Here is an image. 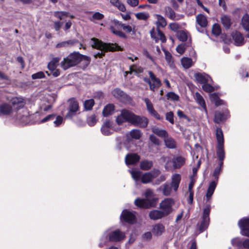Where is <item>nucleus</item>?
I'll list each match as a JSON object with an SVG mask.
<instances>
[{"instance_id":"28","label":"nucleus","mask_w":249,"mask_h":249,"mask_svg":"<svg viewBox=\"0 0 249 249\" xmlns=\"http://www.w3.org/2000/svg\"><path fill=\"white\" fill-rule=\"evenodd\" d=\"M195 100L197 104H198L203 109L205 113L208 114L206 105L203 97L198 93H195Z\"/></svg>"},{"instance_id":"50","label":"nucleus","mask_w":249,"mask_h":249,"mask_svg":"<svg viewBox=\"0 0 249 249\" xmlns=\"http://www.w3.org/2000/svg\"><path fill=\"white\" fill-rule=\"evenodd\" d=\"M94 105V101L93 99H89L86 100L84 102V107L86 110H90L92 109Z\"/></svg>"},{"instance_id":"44","label":"nucleus","mask_w":249,"mask_h":249,"mask_svg":"<svg viewBox=\"0 0 249 249\" xmlns=\"http://www.w3.org/2000/svg\"><path fill=\"white\" fill-rule=\"evenodd\" d=\"M153 166V162L147 160L142 161L140 163V167L143 170H148Z\"/></svg>"},{"instance_id":"62","label":"nucleus","mask_w":249,"mask_h":249,"mask_svg":"<svg viewBox=\"0 0 249 249\" xmlns=\"http://www.w3.org/2000/svg\"><path fill=\"white\" fill-rule=\"evenodd\" d=\"M152 231L146 232L142 235V239L144 241H149L152 238Z\"/></svg>"},{"instance_id":"30","label":"nucleus","mask_w":249,"mask_h":249,"mask_svg":"<svg viewBox=\"0 0 249 249\" xmlns=\"http://www.w3.org/2000/svg\"><path fill=\"white\" fill-rule=\"evenodd\" d=\"M164 53L165 60L167 62L168 65L171 69H175L176 68V66L171 54L166 51H164Z\"/></svg>"},{"instance_id":"36","label":"nucleus","mask_w":249,"mask_h":249,"mask_svg":"<svg viewBox=\"0 0 249 249\" xmlns=\"http://www.w3.org/2000/svg\"><path fill=\"white\" fill-rule=\"evenodd\" d=\"M196 22L201 27H205L207 25V19L206 17L202 14H199L196 16Z\"/></svg>"},{"instance_id":"3","label":"nucleus","mask_w":249,"mask_h":249,"mask_svg":"<svg viewBox=\"0 0 249 249\" xmlns=\"http://www.w3.org/2000/svg\"><path fill=\"white\" fill-rule=\"evenodd\" d=\"M91 46L100 51V52L95 53L94 56L95 58L102 57L105 55V53L108 51H115L121 50V47L116 44H106L104 43L98 39L93 38L90 40Z\"/></svg>"},{"instance_id":"31","label":"nucleus","mask_w":249,"mask_h":249,"mask_svg":"<svg viewBox=\"0 0 249 249\" xmlns=\"http://www.w3.org/2000/svg\"><path fill=\"white\" fill-rule=\"evenodd\" d=\"M152 130L154 134L164 139L168 135L167 132L165 130L160 129L157 127H153Z\"/></svg>"},{"instance_id":"43","label":"nucleus","mask_w":249,"mask_h":249,"mask_svg":"<svg viewBox=\"0 0 249 249\" xmlns=\"http://www.w3.org/2000/svg\"><path fill=\"white\" fill-rule=\"evenodd\" d=\"M189 36L190 35L185 31H180L177 34V37L178 39L183 42L186 41Z\"/></svg>"},{"instance_id":"20","label":"nucleus","mask_w":249,"mask_h":249,"mask_svg":"<svg viewBox=\"0 0 249 249\" xmlns=\"http://www.w3.org/2000/svg\"><path fill=\"white\" fill-rule=\"evenodd\" d=\"M140 160V157L137 154L131 153L125 156V162L127 165H133L137 163Z\"/></svg>"},{"instance_id":"19","label":"nucleus","mask_w":249,"mask_h":249,"mask_svg":"<svg viewBox=\"0 0 249 249\" xmlns=\"http://www.w3.org/2000/svg\"><path fill=\"white\" fill-rule=\"evenodd\" d=\"M165 231V227L162 224L158 223L152 226V232L154 236H161Z\"/></svg>"},{"instance_id":"40","label":"nucleus","mask_w":249,"mask_h":249,"mask_svg":"<svg viewBox=\"0 0 249 249\" xmlns=\"http://www.w3.org/2000/svg\"><path fill=\"white\" fill-rule=\"evenodd\" d=\"M156 17L157 19L156 24L158 27H164L167 25V22L165 19L161 16L160 15H156Z\"/></svg>"},{"instance_id":"5","label":"nucleus","mask_w":249,"mask_h":249,"mask_svg":"<svg viewBox=\"0 0 249 249\" xmlns=\"http://www.w3.org/2000/svg\"><path fill=\"white\" fill-rule=\"evenodd\" d=\"M83 59L87 61V64L89 63V60L88 57L82 55L78 53H71L64 59L61 63V65L62 68L65 70L75 66Z\"/></svg>"},{"instance_id":"58","label":"nucleus","mask_w":249,"mask_h":249,"mask_svg":"<svg viewBox=\"0 0 249 249\" xmlns=\"http://www.w3.org/2000/svg\"><path fill=\"white\" fill-rule=\"evenodd\" d=\"M110 30L114 34L121 37H125V35L123 32L121 31L116 30L114 26H111Z\"/></svg>"},{"instance_id":"47","label":"nucleus","mask_w":249,"mask_h":249,"mask_svg":"<svg viewBox=\"0 0 249 249\" xmlns=\"http://www.w3.org/2000/svg\"><path fill=\"white\" fill-rule=\"evenodd\" d=\"M193 162L194 163H195L196 162V166L194 167L193 168V176L194 177V176H196V174L197 171L200 166L201 162V160L200 159L198 160L197 156H196V157L193 156Z\"/></svg>"},{"instance_id":"12","label":"nucleus","mask_w":249,"mask_h":249,"mask_svg":"<svg viewBox=\"0 0 249 249\" xmlns=\"http://www.w3.org/2000/svg\"><path fill=\"white\" fill-rule=\"evenodd\" d=\"M148 74L150 79L144 78V80L149 85L150 90L154 91L156 89H158L161 86V82L159 78L156 77L152 71H149Z\"/></svg>"},{"instance_id":"64","label":"nucleus","mask_w":249,"mask_h":249,"mask_svg":"<svg viewBox=\"0 0 249 249\" xmlns=\"http://www.w3.org/2000/svg\"><path fill=\"white\" fill-rule=\"evenodd\" d=\"M63 122V118L62 116H58L56 117L55 120L53 122V124L55 126H58Z\"/></svg>"},{"instance_id":"17","label":"nucleus","mask_w":249,"mask_h":249,"mask_svg":"<svg viewBox=\"0 0 249 249\" xmlns=\"http://www.w3.org/2000/svg\"><path fill=\"white\" fill-rule=\"evenodd\" d=\"M194 77L196 81L200 84H205L212 81L211 77L205 73H196Z\"/></svg>"},{"instance_id":"32","label":"nucleus","mask_w":249,"mask_h":249,"mask_svg":"<svg viewBox=\"0 0 249 249\" xmlns=\"http://www.w3.org/2000/svg\"><path fill=\"white\" fill-rule=\"evenodd\" d=\"M210 98L211 101L214 103L216 106H219L225 104L224 101L220 99L216 93H214L210 94Z\"/></svg>"},{"instance_id":"46","label":"nucleus","mask_w":249,"mask_h":249,"mask_svg":"<svg viewBox=\"0 0 249 249\" xmlns=\"http://www.w3.org/2000/svg\"><path fill=\"white\" fill-rule=\"evenodd\" d=\"M241 24L245 30L249 29V15L245 14L242 17Z\"/></svg>"},{"instance_id":"23","label":"nucleus","mask_w":249,"mask_h":249,"mask_svg":"<svg viewBox=\"0 0 249 249\" xmlns=\"http://www.w3.org/2000/svg\"><path fill=\"white\" fill-rule=\"evenodd\" d=\"M228 117V111L226 109L224 112L221 113L220 112L216 111L215 113L214 117V122L216 124H219L223 121L225 120Z\"/></svg>"},{"instance_id":"9","label":"nucleus","mask_w":249,"mask_h":249,"mask_svg":"<svg viewBox=\"0 0 249 249\" xmlns=\"http://www.w3.org/2000/svg\"><path fill=\"white\" fill-rule=\"evenodd\" d=\"M164 161H166L165 164V168L167 171H172L174 169H178L182 167L185 163L186 159L181 156L174 157L171 164V161L167 157H163Z\"/></svg>"},{"instance_id":"15","label":"nucleus","mask_w":249,"mask_h":249,"mask_svg":"<svg viewBox=\"0 0 249 249\" xmlns=\"http://www.w3.org/2000/svg\"><path fill=\"white\" fill-rule=\"evenodd\" d=\"M120 218L121 220H123L129 224H133L136 221V216L134 213L126 210L122 212Z\"/></svg>"},{"instance_id":"59","label":"nucleus","mask_w":249,"mask_h":249,"mask_svg":"<svg viewBox=\"0 0 249 249\" xmlns=\"http://www.w3.org/2000/svg\"><path fill=\"white\" fill-rule=\"evenodd\" d=\"M165 119L167 121L170 122L171 124H174V120L173 112L172 111L167 112L165 114Z\"/></svg>"},{"instance_id":"45","label":"nucleus","mask_w":249,"mask_h":249,"mask_svg":"<svg viewBox=\"0 0 249 249\" xmlns=\"http://www.w3.org/2000/svg\"><path fill=\"white\" fill-rule=\"evenodd\" d=\"M60 59L58 57L53 58L48 64V68L50 71H54L56 68Z\"/></svg>"},{"instance_id":"41","label":"nucleus","mask_w":249,"mask_h":249,"mask_svg":"<svg viewBox=\"0 0 249 249\" xmlns=\"http://www.w3.org/2000/svg\"><path fill=\"white\" fill-rule=\"evenodd\" d=\"M181 63L183 67L185 69H188L193 65L192 59L188 57H183L181 60Z\"/></svg>"},{"instance_id":"21","label":"nucleus","mask_w":249,"mask_h":249,"mask_svg":"<svg viewBox=\"0 0 249 249\" xmlns=\"http://www.w3.org/2000/svg\"><path fill=\"white\" fill-rule=\"evenodd\" d=\"M234 43L236 46H242L245 43L244 38L243 35L238 32H235L232 34Z\"/></svg>"},{"instance_id":"35","label":"nucleus","mask_w":249,"mask_h":249,"mask_svg":"<svg viewBox=\"0 0 249 249\" xmlns=\"http://www.w3.org/2000/svg\"><path fill=\"white\" fill-rule=\"evenodd\" d=\"M221 21L225 28H230L231 24V19L230 16L225 15L222 16L221 17Z\"/></svg>"},{"instance_id":"39","label":"nucleus","mask_w":249,"mask_h":249,"mask_svg":"<svg viewBox=\"0 0 249 249\" xmlns=\"http://www.w3.org/2000/svg\"><path fill=\"white\" fill-rule=\"evenodd\" d=\"M112 94L115 98L120 100L126 96V95L122 90L118 88L113 90Z\"/></svg>"},{"instance_id":"53","label":"nucleus","mask_w":249,"mask_h":249,"mask_svg":"<svg viewBox=\"0 0 249 249\" xmlns=\"http://www.w3.org/2000/svg\"><path fill=\"white\" fill-rule=\"evenodd\" d=\"M135 16L137 19L143 20H146L149 17V14L145 12L136 13Z\"/></svg>"},{"instance_id":"42","label":"nucleus","mask_w":249,"mask_h":249,"mask_svg":"<svg viewBox=\"0 0 249 249\" xmlns=\"http://www.w3.org/2000/svg\"><path fill=\"white\" fill-rule=\"evenodd\" d=\"M164 12L165 15L171 19H177L176 14L174 10L169 6L164 8Z\"/></svg>"},{"instance_id":"4","label":"nucleus","mask_w":249,"mask_h":249,"mask_svg":"<svg viewBox=\"0 0 249 249\" xmlns=\"http://www.w3.org/2000/svg\"><path fill=\"white\" fill-rule=\"evenodd\" d=\"M133 179L137 182L141 180V182L144 184L150 183L153 179L157 178L160 174V171L154 169L151 172H146L142 174V172L137 170H129Z\"/></svg>"},{"instance_id":"49","label":"nucleus","mask_w":249,"mask_h":249,"mask_svg":"<svg viewBox=\"0 0 249 249\" xmlns=\"http://www.w3.org/2000/svg\"><path fill=\"white\" fill-rule=\"evenodd\" d=\"M231 244L233 247L241 248L243 246V242L239 237H235L231 240Z\"/></svg>"},{"instance_id":"16","label":"nucleus","mask_w":249,"mask_h":249,"mask_svg":"<svg viewBox=\"0 0 249 249\" xmlns=\"http://www.w3.org/2000/svg\"><path fill=\"white\" fill-rule=\"evenodd\" d=\"M144 102L146 106V108L149 113L157 120H161L162 117H161L159 113L154 109L153 104L148 98L144 99Z\"/></svg>"},{"instance_id":"18","label":"nucleus","mask_w":249,"mask_h":249,"mask_svg":"<svg viewBox=\"0 0 249 249\" xmlns=\"http://www.w3.org/2000/svg\"><path fill=\"white\" fill-rule=\"evenodd\" d=\"M101 131L104 135L108 136L112 134L114 131L112 123L110 121H105L101 128Z\"/></svg>"},{"instance_id":"52","label":"nucleus","mask_w":249,"mask_h":249,"mask_svg":"<svg viewBox=\"0 0 249 249\" xmlns=\"http://www.w3.org/2000/svg\"><path fill=\"white\" fill-rule=\"evenodd\" d=\"M54 16L60 19H63L64 18L69 16V13L65 11H57L54 12Z\"/></svg>"},{"instance_id":"33","label":"nucleus","mask_w":249,"mask_h":249,"mask_svg":"<svg viewBox=\"0 0 249 249\" xmlns=\"http://www.w3.org/2000/svg\"><path fill=\"white\" fill-rule=\"evenodd\" d=\"M164 141L165 144L167 148L170 149H173L176 148V142L172 138L168 137V135L164 139Z\"/></svg>"},{"instance_id":"61","label":"nucleus","mask_w":249,"mask_h":249,"mask_svg":"<svg viewBox=\"0 0 249 249\" xmlns=\"http://www.w3.org/2000/svg\"><path fill=\"white\" fill-rule=\"evenodd\" d=\"M45 77V74L42 71H39L32 75L33 79H41Z\"/></svg>"},{"instance_id":"1","label":"nucleus","mask_w":249,"mask_h":249,"mask_svg":"<svg viewBox=\"0 0 249 249\" xmlns=\"http://www.w3.org/2000/svg\"><path fill=\"white\" fill-rule=\"evenodd\" d=\"M24 100L20 97H14L10 103H3L0 105V115H8L14 111L17 112V119L23 124L29 122V112L24 107Z\"/></svg>"},{"instance_id":"34","label":"nucleus","mask_w":249,"mask_h":249,"mask_svg":"<svg viewBox=\"0 0 249 249\" xmlns=\"http://www.w3.org/2000/svg\"><path fill=\"white\" fill-rule=\"evenodd\" d=\"M110 4L113 6L117 8L122 12H124L126 10L124 5L119 0H110Z\"/></svg>"},{"instance_id":"24","label":"nucleus","mask_w":249,"mask_h":249,"mask_svg":"<svg viewBox=\"0 0 249 249\" xmlns=\"http://www.w3.org/2000/svg\"><path fill=\"white\" fill-rule=\"evenodd\" d=\"M135 204L137 207L140 208H149L150 207H154L152 205V203L148 202L145 199H141L138 198L135 200Z\"/></svg>"},{"instance_id":"22","label":"nucleus","mask_w":249,"mask_h":249,"mask_svg":"<svg viewBox=\"0 0 249 249\" xmlns=\"http://www.w3.org/2000/svg\"><path fill=\"white\" fill-rule=\"evenodd\" d=\"M171 179V187L173 190L176 192L178 188L181 181V176L179 174H174L172 175Z\"/></svg>"},{"instance_id":"25","label":"nucleus","mask_w":249,"mask_h":249,"mask_svg":"<svg viewBox=\"0 0 249 249\" xmlns=\"http://www.w3.org/2000/svg\"><path fill=\"white\" fill-rule=\"evenodd\" d=\"M145 199L151 203L152 205L154 207L156 206L158 199L154 197V194L153 191L147 190L144 194Z\"/></svg>"},{"instance_id":"38","label":"nucleus","mask_w":249,"mask_h":249,"mask_svg":"<svg viewBox=\"0 0 249 249\" xmlns=\"http://www.w3.org/2000/svg\"><path fill=\"white\" fill-rule=\"evenodd\" d=\"M114 110V107L112 104L107 105L103 110V114L104 116L107 117L113 113Z\"/></svg>"},{"instance_id":"2","label":"nucleus","mask_w":249,"mask_h":249,"mask_svg":"<svg viewBox=\"0 0 249 249\" xmlns=\"http://www.w3.org/2000/svg\"><path fill=\"white\" fill-rule=\"evenodd\" d=\"M118 124H122L124 122H128L135 126L141 127H146L148 123V119L145 117H141L127 110H123L121 114L116 118Z\"/></svg>"},{"instance_id":"10","label":"nucleus","mask_w":249,"mask_h":249,"mask_svg":"<svg viewBox=\"0 0 249 249\" xmlns=\"http://www.w3.org/2000/svg\"><path fill=\"white\" fill-rule=\"evenodd\" d=\"M211 211V205L210 204L205 205L203 210V214L202 216V221L199 226V230L200 232L206 230L210 222L209 215Z\"/></svg>"},{"instance_id":"60","label":"nucleus","mask_w":249,"mask_h":249,"mask_svg":"<svg viewBox=\"0 0 249 249\" xmlns=\"http://www.w3.org/2000/svg\"><path fill=\"white\" fill-rule=\"evenodd\" d=\"M202 89L204 91L208 92H212L214 89L213 86L209 84H207V83L204 84L202 86Z\"/></svg>"},{"instance_id":"8","label":"nucleus","mask_w":249,"mask_h":249,"mask_svg":"<svg viewBox=\"0 0 249 249\" xmlns=\"http://www.w3.org/2000/svg\"><path fill=\"white\" fill-rule=\"evenodd\" d=\"M125 237V233L119 230L112 231L107 230L104 232L101 240L105 242L108 238V240L111 242H119L124 240Z\"/></svg>"},{"instance_id":"7","label":"nucleus","mask_w":249,"mask_h":249,"mask_svg":"<svg viewBox=\"0 0 249 249\" xmlns=\"http://www.w3.org/2000/svg\"><path fill=\"white\" fill-rule=\"evenodd\" d=\"M216 137L217 142L216 154L220 161H223L225 157V153L224 148V136L222 129L217 128L216 130Z\"/></svg>"},{"instance_id":"6","label":"nucleus","mask_w":249,"mask_h":249,"mask_svg":"<svg viewBox=\"0 0 249 249\" xmlns=\"http://www.w3.org/2000/svg\"><path fill=\"white\" fill-rule=\"evenodd\" d=\"M223 165V162L219 161V166L214 170L213 176L216 178V180L213 181L210 183L206 194V201L207 202H211V197L217 186L218 176L222 170Z\"/></svg>"},{"instance_id":"29","label":"nucleus","mask_w":249,"mask_h":249,"mask_svg":"<svg viewBox=\"0 0 249 249\" xmlns=\"http://www.w3.org/2000/svg\"><path fill=\"white\" fill-rule=\"evenodd\" d=\"M143 68L138 65L133 64L129 67V71H125L124 76H126L128 73H132V72H135L137 74L141 73L143 72Z\"/></svg>"},{"instance_id":"27","label":"nucleus","mask_w":249,"mask_h":249,"mask_svg":"<svg viewBox=\"0 0 249 249\" xmlns=\"http://www.w3.org/2000/svg\"><path fill=\"white\" fill-rule=\"evenodd\" d=\"M149 216L150 219L156 220L162 218L166 216V215L161 210H154L149 213Z\"/></svg>"},{"instance_id":"54","label":"nucleus","mask_w":249,"mask_h":249,"mask_svg":"<svg viewBox=\"0 0 249 249\" xmlns=\"http://www.w3.org/2000/svg\"><path fill=\"white\" fill-rule=\"evenodd\" d=\"M115 23L119 26L121 27L127 33H130L132 31V27L130 25L123 24L119 21H116Z\"/></svg>"},{"instance_id":"37","label":"nucleus","mask_w":249,"mask_h":249,"mask_svg":"<svg viewBox=\"0 0 249 249\" xmlns=\"http://www.w3.org/2000/svg\"><path fill=\"white\" fill-rule=\"evenodd\" d=\"M47 99L49 100L48 105H42L41 107V108L42 110L46 111L50 110L52 107V104L55 101V98L54 96L49 95L47 97Z\"/></svg>"},{"instance_id":"26","label":"nucleus","mask_w":249,"mask_h":249,"mask_svg":"<svg viewBox=\"0 0 249 249\" xmlns=\"http://www.w3.org/2000/svg\"><path fill=\"white\" fill-rule=\"evenodd\" d=\"M151 36L152 38L155 39L156 41L160 40L162 42H165L166 40V37L163 33L160 31L159 29L157 30L156 33H155L154 31L150 32Z\"/></svg>"},{"instance_id":"56","label":"nucleus","mask_w":249,"mask_h":249,"mask_svg":"<svg viewBox=\"0 0 249 249\" xmlns=\"http://www.w3.org/2000/svg\"><path fill=\"white\" fill-rule=\"evenodd\" d=\"M97 122L96 117L95 115H92L87 118V123L89 126H93Z\"/></svg>"},{"instance_id":"57","label":"nucleus","mask_w":249,"mask_h":249,"mask_svg":"<svg viewBox=\"0 0 249 249\" xmlns=\"http://www.w3.org/2000/svg\"><path fill=\"white\" fill-rule=\"evenodd\" d=\"M168 99H170L172 101H177L179 99L178 95L173 92H169L166 95Z\"/></svg>"},{"instance_id":"14","label":"nucleus","mask_w":249,"mask_h":249,"mask_svg":"<svg viewBox=\"0 0 249 249\" xmlns=\"http://www.w3.org/2000/svg\"><path fill=\"white\" fill-rule=\"evenodd\" d=\"M69 111L66 115V117L71 118L76 115L79 111V106L77 101L74 99L69 101Z\"/></svg>"},{"instance_id":"11","label":"nucleus","mask_w":249,"mask_h":249,"mask_svg":"<svg viewBox=\"0 0 249 249\" xmlns=\"http://www.w3.org/2000/svg\"><path fill=\"white\" fill-rule=\"evenodd\" d=\"M175 204V201L173 198H166L160 203V209L166 216L174 211Z\"/></svg>"},{"instance_id":"51","label":"nucleus","mask_w":249,"mask_h":249,"mask_svg":"<svg viewBox=\"0 0 249 249\" xmlns=\"http://www.w3.org/2000/svg\"><path fill=\"white\" fill-rule=\"evenodd\" d=\"M129 134L132 138L136 140H139L142 135L141 132L138 129H133L130 132Z\"/></svg>"},{"instance_id":"48","label":"nucleus","mask_w":249,"mask_h":249,"mask_svg":"<svg viewBox=\"0 0 249 249\" xmlns=\"http://www.w3.org/2000/svg\"><path fill=\"white\" fill-rule=\"evenodd\" d=\"M172 189L173 188L171 184L170 185L167 183L164 184L162 190L163 194L166 196H169L171 194Z\"/></svg>"},{"instance_id":"13","label":"nucleus","mask_w":249,"mask_h":249,"mask_svg":"<svg viewBox=\"0 0 249 249\" xmlns=\"http://www.w3.org/2000/svg\"><path fill=\"white\" fill-rule=\"evenodd\" d=\"M238 226L241 230V234L249 237V218L245 217L240 219L238 222Z\"/></svg>"},{"instance_id":"63","label":"nucleus","mask_w":249,"mask_h":249,"mask_svg":"<svg viewBox=\"0 0 249 249\" xmlns=\"http://www.w3.org/2000/svg\"><path fill=\"white\" fill-rule=\"evenodd\" d=\"M55 115L54 114L49 115L39 121V123H44L54 119Z\"/></svg>"},{"instance_id":"55","label":"nucleus","mask_w":249,"mask_h":249,"mask_svg":"<svg viewBox=\"0 0 249 249\" xmlns=\"http://www.w3.org/2000/svg\"><path fill=\"white\" fill-rule=\"evenodd\" d=\"M221 32V27L218 24H214L212 28V33L215 36H219Z\"/></svg>"}]
</instances>
